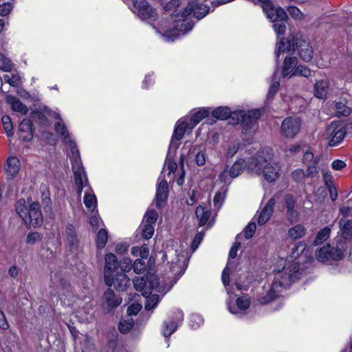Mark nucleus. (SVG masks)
Wrapping results in <instances>:
<instances>
[{
  "label": "nucleus",
  "mask_w": 352,
  "mask_h": 352,
  "mask_svg": "<svg viewBox=\"0 0 352 352\" xmlns=\"http://www.w3.org/2000/svg\"><path fill=\"white\" fill-rule=\"evenodd\" d=\"M318 159L316 157L314 161V163L307 166L306 171L305 172L306 178H313L318 173V170L317 168L316 165L318 163Z\"/></svg>",
  "instance_id": "47"
},
{
  "label": "nucleus",
  "mask_w": 352,
  "mask_h": 352,
  "mask_svg": "<svg viewBox=\"0 0 352 352\" xmlns=\"http://www.w3.org/2000/svg\"><path fill=\"white\" fill-rule=\"evenodd\" d=\"M19 136L23 142H30L34 134L35 129L32 121L30 118H24L21 121L18 129Z\"/></svg>",
  "instance_id": "16"
},
{
  "label": "nucleus",
  "mask_w": 352,
  "mask_h": 352,
  "mask_svg": "<svg viewBox=\"0 0 352 352\" xmlns=\"http://www.w3.org/2000/svg\"><path fill=\"white\" fill-rule=\"evenodd\" d=\"M209 12L210 6L208 5L199 2L198 0H190L182 12L173 14L172 18L180 16L181 19L176 20L177 24L175 25L174 29L165 32L164 36L168 41H174L178 37L179 32L184 34L192 29L194 22L188 17L191 14L197 20H201Z\"/></svg>",
  "instance_id": "1"
},
{
  "label": "nucleus",
  "mask_w": 352,
  "mask_h": 352,
  "mask_svg": "<svg viewBox=\"0 0 352 352\" xmlns=\"http://www.w3.org/2000/svg\"><path fill=\"white\" fill-rule=\"evenodd\" d=\"M135 273L136 274H142L146 270V264L144 261L142 259H136L133 264V268Z\"/></svg>",
  "instance_id": "56"
},
{
  "label": "nucleus",
  "mask_w": 352,
  "mask_h": 352,
  "mask_svg": "<svg viewBox=\"0 0 352 352\" xmlns=\"http://www.w3.org/2000/svg\"><path fill=\"white\" fill-rule=\"evenodd\" d=\"M345 124L340 122H331L327 129V133L330 137L329 146L338 145L346 135Z\"/></svg>",
  "instance_id": "9"
},
{
  "label": "nucleus",
  "mask_w": 352,
  "mask_h": 352,
  "mask_svg": "<svg viewBox=\"0 0 352 352\" xmlns=\"http://www.w3.org/2000/svg\"><path fill=\"white\" fill-rule=\"evenodd\" d=\"M131 10L142 21L148 23L157 21L158 14L155 8L146 0H133Z\"/></svg>",
  "instance_id": "6"
},
{
  "label": "nucleus",
  "mask_w": 352,
  "mask_h": 352,
  "mask_svg": "<svg viewBox=\"0 0 352 352\" xmlns=\"http://www.w3.org/2000/svg\"><path fill=\"white\" fill-rule=\"evenodd\" d=\"M120 263L116 256L113 253H107L104 256V279L120 272Z\"/></svg>",
  "instance_id": "15"
},
{
  "label": "nucleus",
  "mask_w": 352,
  "mask_h": 352,
  "mask_svg": "<svg viewBox=\"0 0 352 352\" xmlns=\"http://www.w3.org/2000/svg\"><path fill=\"white\" fill-rule=\"evenodd\" d=\"M245 167V161L243 159L237 160L229 170L228 175L233 179L238 177Z\"/></svg>",
  "instance_id": "31"
},
{
  "label": "nucleus",
  "mask_w": 352,
  "mask_h": 352,
  "mask_svg": "<svg viewBox=\"0 0 352 352\" xmlns=\"http://www.w3.org/2000/svg\"><path fill=\"white\" fill-rule=\"evenodd\" d=\"M43 235L38 232H30L26 238L25 242L28 244H34L36 242L42 239Z\"/></svg>",
  "instance_id": "58"
},
{
  "label": "nucleus",
  "mask_w": 352,
  "mask_h": 352,
  "mask_svg": "<svg viewBox=\"0 0 352 352\" xmlns=\"http://www.w3.org/2000/svg\"><path fill=\"white\" fill-rule=\"evenodd\" d=\"M263 154V151H258L254 156L250 157L247 163L245 162V167L248 172L258 175L262 173L263 167L267 162Z\"/></svg>",
  "instance_id": "12"
},
{
  "label": "nucleus",
  "mask_w": 352,
  "mask_h": 352,
  "mask_svg": "<svg viewBox=\"0 0 352 352\" xmlns=\"http://www.w3.org/2000/svg\"><path fill=\"white\" fill-rule=\"evenodd\" d=\"M160 300V297L158 294H151L148 297L146 298V301L144 305V307L146 310H152L153 309Z\"/></svg>",
  "instance_id": "46"
},
{
  "label": "nucleus",
  "mask_w": 352,
  "mask_h": 352,
  "mask_svg": "<svg viewBox=\"0 0 352 352\" xmlns=\"http://www.w3.org/2000/svg\"><path fill=\"white\" fill-rule=\"evenodd\" d=\"M280 292V289H278L277 282L272 283L270 289L265 294L263 293L258 296L257 300L261 305L268 304L274 300L278 296Z\"/></svg>",
  "instance_id": "20"
},
{
  "label": "nucleus",
  "mask_w": 352,
  "mask_h": 352,
  "mask_svg": "<svg viewBox=\"0 0 352 352\" xmlns=\"http://www.w3.org/2000/svg\"><path fill=\"white\" fill-rule=\"evenodd\" d=\"M104 283L109 287L113 286L117 292H124L131 286L129 277L123 272H116L104 279Z\"/></svg>",
  "instance_id": "8"
},
{
  "label": "nucleus",
  "mask_w": 352,
  "mask_h": 352,
  "mask_svg": "<svg viewBox=\"0 0 352 352\" xmlns=\"http://www.w3.org/2000/svg\"><path fill=\"white\" fill-rule=\"evenodd\" d=\"M256 228V225L255 223L250 222V223H248L243 230L245 238L246 239L252 238L254 234L255 233Z\"/></svg>",
  "instance_id": "57"
},
{
  "label": "nucleus",
  "mask_w": 352,
  "mask_h": 352,
  "mask_svg": "<svg viewBox=\"0 0 352 352\" xmlns=\"http://www.w3.org/2000/svg\"><path fill=\"white\" fill-rule=\"evenodd\" d=\"M301 122L298 118L288 117L282 122L280 133L287 138H294L299 132Z\"/></svg>",
  "instance_id": "10"
},
{
  "label": "nucleus",
  "mask_w": 352,
  "mask_h": 352,
  "mask_svg": "<svg viewBox=\"0 0 352 352\" xmlns=\"http://www.w3.org/2000/svg\"><path fill=\"white\" fill-rule=\"evenodd\" d=\"M339 224L340 226V233L342 238L339 240H344L346 242L347 239H352V221L348 220L344 221L343 219H341L339 221Z\"/></svg>",
  "instance_id": "27"
},
{
  "label": "nucleus",
  "mask_w": 352,
  "mask_h": 352,
  "mask_svg": "<svg viewBox=\"0 0 352 352\" xmlns=\"http://www.w3.org/2000/svg\"><path fill=\"white\" fill-rule=\"evenodd\" d=\"M6 102L11 105V108L14 111L19 112L23 115H26L28 113V107L12 95H8Z\"/></svg>",
  "instance_id": "24"
},
{
  "label": "nucleus",
  "mask_w": 352,
  "mask_h": 352,
  "mask_svg": "<svg viewBox=\"0 0 352 352\" xmlns=\"http://www.w3.org/2000/svg\"><path fill=\"white\" fill-rule=\"evenodd\" d=\"M120 263V272H123L124 273L129 272L133 268L132 260L129 257H124Z\"/></svg>",
  "instance_id": "52"
},
{
  "label": "nucleus",
  "mask_w": 352,
  "mask_h": 352,
  "mask_svg": "<svg viewBox=\"0 0 352 352\" xmlns=\"http://www.w3.org/2000/svg\"><path fill=\"white\" fill-rule=\"evenodd\" d=\"M188 126V123L187 122H186V121H182L181 122H178L175 128L170 144H172V143H174L175 144H179L178 141H179L180 140H182L183 138L184 135Z\"/></svg>",
  "instance_id": "26"
},
{
  "label": "nucleus",
  "mask_w": 352,
  "mask_h": 352,
  "mask_svg": "<svg viewBox=\"0 0 352 352\" xmlns=\"http://www.w3.org/2000/svg\"><path fill=\"white\" fill-rule=\"evenodd\" d=\"M30 116L35 122H38L40 126H47L49 124L47 116L41 111H33Z\"/></svg>",
  "instance_id": "36"
},
{
  "label": "nucleus",
  "mask_w": 352,
  "mask_h": 352,
  "mask_svg": "<svg viewBox=\"0 0 352 352\" xmlns=\"http://www.w3.org/2000/svg\"><path fill=\"white\" fill-rule=\"evenodd\" d=\"M133 320L131 318L126 320H121L120 322L118 329L121 333H126L133 327Z\"/></svg>",
  "instance_id": "45"
},
{
  "label": "nucleus",
  "mask_w": 352,
  "mask_h": 352,
  "mask_svg": "<svg viewBox=\"0 0 352 352\" xmlns=\"http://www.w3.org/2000/svg\"><path fill=\"white\" fill-rule=\"evenodd\" d=\"M291 177L296 183H305V175L302 168H297L292 172Z\"/></svg>",
  "instance_id": "49"
},
{
  "label": "nucleus",
  "mask_w": 352,
  "mask_h": 352,
  "mask_svg": "<svg viewBox=\"0 0 352 352\" xmlns=\"http://www.w3.org/2000/svg\"><path fill=\"white\" fill-rule=\"evenodd\" d=\"M311 71L306 66L299 65L294 70L292 75L300 76L304 77H309L311 76Z\"/></svg>",
  "instance_id": "54"
},
{
  "label": "nucleus",
  "mask_w": 352,
  "mask_h": 352,
  "mask_svg": "<svg viewBox=\"0 0 352 352\" xmlns=\"http://www.w3.org/2000/svg\"><path fill=\"white\" fill-rule=\"evenodd\" d=\"M277 50L275 51L276 58L278 59L280 53L293 54L296 50L302 60L309 62L314 54V50L310 45L307 38L298 32L290 34L287 38L283 37L276 44Z\"/></svg>",
  "instance_id": "2"
},
{
  "label": "nucleus",
  "mask_w": 352,
  "mask_h": 352,
  "mask_svg": "<svg viewBox=\"0 0 352 352\" xmlns=\"http://www.w3.org/2000/svg\"><path fill=\"white\" fill-rule=\"evenodd\" d=\"M298 274V271L292 274L287 273V270L278 271L272 283L277 282L278 289H280L281 292L283 289L289 288L292 283L294 282L296 279L299 278Z\"/></svg>",
  "instance_id": "13"
},
{
  "label": "nucleus",
  "mask_w": 352,
  "mask_h": 352,
  "mask_svg": "<svg viewBox=\"0 0 352 352\" xmlns=\"http://www.w3.org/2000/svg\"><path fill=\"white\" fill-rule=\"evenodd\" d=\"M302 152L304 153L303 158H302L303 163L306 164V163L312 162V164H313L314 161L316 158H314V155L310 151V149L309 148V149L306 150L305 151H302Z\"/></svg>",
  "instance_id": "64"
},
{
  "label": "nucleus",
  "mask_w": 352,
  "mask_h": 352,
  "mask_svg": "<svg viewBox=\"0 0 352 352\" xmlns=\"http://www.w3.org/2000/svg\"><path fill=\"white\" fill-rule=\"evenodd\" d=\"M195 215L199 221V226H204L208 221L211 212L210 210H205L202 206H199L196 208Z\"/></svg>",
  "instance_id": "33"
},
{
  "label": "nucleus",
  "mask_w": 352,
  "mask_h": 352,
  "mask_svg": "<svg viewBox=\"0 0 352 352\" xmlns=\"http://www.w3.org/2000/svg\"><path fill=\"white\" fill-rule=\"evenodd\" d=\"M276 201L274 198H271L267 202L265 206L261 210L258 219V224L264 225L271 217L274 212V206Z\"/></svg>",
  "instance_id": "22"
},
{
  "label": "nucleus",
  "mask_w": 352,
  "mask_h": 352,
  "mask_svg": "<svg viewBox=\"0 0 352 352\" xmlns=\"http://www.w3.org/2000/svg\"><path fill=\"white\" fill-rule=\"evenodd\" d=\"M1 121L7 135L12 137L14 135V131L11 118L8 116H4L2 117Z\"/></svg>",
  "instance_id": "43"
},
{
  "label": "nucleus",
  "mask_w": 352,
  "mask_h": 352,
  "mask_svg": "<svg viewBox=\"0 0 352 352\" xmlns=\"http://www.w3.org/2000/svg\"><path fill=\"white\" fill-rule=\"evenodd\" d=\"M236 304L239 309L246 310L250 305V300L245 297H239L236 299Z\"/></svg>",
  "instance_id": "59"
},
{
  "label": "nucleus",
  "mask_w": 352,
  "mask_h": 352,
  "mask_svg": "<svg viewBox=\"0 0 352 352\" xmlns=\"http://www.w3.org/2000/svg\"><path fill=\"white\" fill-rule=\"evenodd\" d=\"M225 199V195L218 191L215 193L213 202L215 207L219 208Z\"/></svg>",
  "instance_id": "62"
},
{
  "label": "nucleus",
  "mask_w": 352,
  "mask_h": 352,
  "mask_svg": "<svg viewBox=\"0 0 352 352\" xmlns=\"http://www.w3.org/2000/svg\"><path fill=\"white\" fill-rule=\"evenodd\" d=\"M244 113V111H231L230 109V113L228 118L229 119L228 123L232 125L238 124L239 123L241 124Z\"/></svg>",
  "instance_id": "40"
},
{
  "label": "nucleus",
  "mask_w": 352,
  "mask_h": 352,
  "mask_svg": "<svg viewBox=\"0 0 352 352\" xmlns=\"http://www.w3.org/2000/svg\"><path fill=\"white\" fill-rule=\"evenodd\" d=\"M28 206L24 199H20L15 205L16 213L21 217L27 226H40L43 224V217L41 206L38 201H32V197L27 199Z\"/></svg>",
  "instance_id": "3"
},
{
  "label": "nucleus",
  "mask_w": 352,
  "mask_h": 352,
  "mask_svg": "<svg viewBox=\"0 0 352 352\" xmlns=\"http://www.w3.org/2000/svg\"><path fill=\"white\" fill-rule=\"evenodd\" d=\"M330 232L331 230L328 227H325L323 229L320 230L318 232L313 242V244L316 246L321 244L322 242L325 241L329 237Z\"/></svg>",
  "instance_id": "38"
},
{
  "label": "nucleus",
  "mask_w": 352,
  "mask_h": 352,
  "mask_svg": "<svg viewBox=\"0 0 352 352\" xmlns=\"http://www.w3.org/2000/svg\"><path fill=\"white\" fill-rule=\"evenodd\" d=\"M14 67L11 60L4 54L0 53V69L4 72H10Z\"/></svg>",
  "instance_id": "42"
},
{
  "label": "nucleus",
  "mask_w": 352,
  "mask_h": 352,
  "mask_svg": "<svg viewBox=\"0 0 352 352\" xmlns=\"http://www.w3.org/2000/svg\"><path fill=\"white\" fill-rule=\"evenodd\" d=\"M329 82L325 80L317 81L314 85V95L318 98H325L329 91Z\"/></svg>",
  "instance_id": "28"
},
{
  "label": "nucleus",
  "mask_w": 352,
  "mask_h": 352,
  "mask_svg": "<svg viewBox=\"0 0 352 352\" xmlns=\"http://www.w3.org/2000/svg\"><path fill=\"white\" fill-rule=\"evenodd\" d=\"M325 184L329 192L330 199H331L332 201H336L338 197V190L336 187L333 185V182L331 180H326Z\"/></svg>",
  "instance_id": "55"
},
{
  "label": "nucleus",
  "mask_w": 352,
  "mask_h": 352,
  "mask_svg": "<svg viewBox=\"0 0 352 352\" xmlns=\"http://www.w3.org/2000/svg\"><path fill=\"white\" fill-rule=\"evenodd\" d=\"M66 240L68 247L71 252L78 250L79 241L77 236L76 231L74 226L68 223L65 228Z\"/></svg>",
  "instance_id": "19"
},
{
  "label": "nucleus",
  "mask_w": 352,
  "mask_h": 352,
  "mask_svg": "<svg viewBox=\"0 0 352 352\" xmlns=\"http://www.w3.org/2000/svg\"><path fill=\"white\" fill-rule=\"evenodd\" d=\"M168 196V188L166 180L162 179L157 186L155 195L156 207L158 209L162 208L167 201Z\"/></svg>",
  "instance_id": "17"
},
{
  "label": "nucleus",
  "mask_w": 352,
  "mask_h": 352,
  "mask_svg": "<svg viewBox=\"0 0 352 352\" xmlns=\"http://www.w3.org/2000/svg\"><path fill=\"white\" fill-rule=\"evenodd\" d=\"M84 204L88 210L94 211L96 208V197L93 194L85 193L84 197Z\"/></svg>",
  "instance_id": "41"
},
{
  "label": "nucleus",
  "mask_w": 352,
  "mask_h": 352,
  "mask_svg": "<svg viewBox=\"0 0 352 352\" xmlns=\"http://www.w3.org/2000/svg\"><path fill=\"white\" fill-rule=\"evenodd\" d=\"M177 324L176 322L171 321L170 323H164L163 335L168 338L177 329Z\"/></svg>",
  "instance_id": "50"
},
{
  "label": "nucleus",
  "mask_w": 352,
  "mask_h": 352,
  "mask_svg": "<svg viewBox=\"0 0 352 352\" xmlns=\"http://www.w3.org/2000/svg\"><path fill=\"white\" fill-rule=\"evenodd\" d=\"M231 264V262H228L227 266L224 268L222 272L221 279L225 286H227L230 284V267H229V265Z\"/></svg>",
  "instance_id": "61"
},
{
  "label": "nucleus",
  "mask_w": 352,
  "mask_h": 352,
  "mask_svg": "<svg viewBox=\"0 0 352 352\" xmlns=\"http://www.w3.org/2000/svg\"><path fill=\"white\" fill-rule=\"evenodd\" d=\"M197 194L196 189L189 190L188 192V197L186 198V203L188 206H193L196 202L195 196Z\"/></svg>",
  "instance_id": "63"
},
{
  "label": "nucleus",
  "mask_w": 352,
  "mask_h": 352,
  "mask_svg": "<svg viewBox=\"0 0 352 352\" xmlns=\"http://www.w3.org/2000/svg\"><path fill=\"white\" fill-rule=\"evenodd\" d=\"M151 280H145L143 278L136 277L133 279V286L137 291L143 292L144 294H146V292L144 289L147 287H149L151 289H155L157 292H162L164 291L162 289L160 283L156 278H150Z\"/></svg>",
  "instance_id": "14"
},
{
  "label": "nucleus",
  "mask_w": 352,
  "mask_h": 352,
  "mask_svg": "<svg viewBox=\"0 0 352 352\" xmlns=\"http://www.w3.org/2000/svg\"><path fill=\"white\" fill-rule=\"evenodd\" d=\"M280 170V168L278 164L267 162L263 167L262 173L265 180L268 182H273L279 177Z\"/></svg>",
  "instance_id": "18"
},
{
  "label": "nucleus",
  "mask_w": 352,
  "mask_h": 352,
  "mask_svg": "<svg viewBox=\"0 0 352 352\" xmlns=\"http://www.w3.org/2000/svg\"><path fill=\"white\" fill-rule=\"evenodd\" d=\"M230 108L228 107H219L212 112V118L208 120L210 124H213L216 122V120H227L230 113Z\"/></svg>",
  "instance_id": "25"
},
{
  "label": "nucleus",
  "mask_w": 352,
  "mask_h": 352,
  "mask_svg": "<svg viewBox=\"0 0 352 352\" xmlns=\"http://www.w3.org/2000/svg\"><path fill=\"white\" fill-rule=\"evenodd\" d=\"M335 107V114L338 118L346 117L349 116L352 111L351 108L342 102H336Z\"/></svg>",
  "instance_id": "34"
},
{
  "label": "nucleus",
  "mask_w": 352,
  "mask_h": 352,
  "mask_svg": "<svg viewBox=\"0 0 352 352\" xmlns=\"http://www.w3.org/2000/svg\"><path fill=\"white\" fill-rule=\"evenodd\" d=\"M102 300L107 304L109 308H116L122 303V298L116 294L115 292L108 288L103 294Z\"/></svg>",
  "instance_id": "21"
},
{
  "label": "nucleus",
  "mask_w": 352,
  "mask_h": 352,
  "mask_svg": "<svg viewBox=\"0 0 352 352\" xmlns=\"http://www.w3.org/2000/svg\"><path fill=\"white\" fill-rule=\"evenodd\" d=\"M66 143L69 144L72 153V157L71 158L72 168L74 170L75 182L78 186V192L80 194L84 186L87 183V178L86 177L85 171L80 160V153L76 144L71 140Z\"/></svg>",
  "instance_id": "4"
},
{
  "label": "nucleus",
  "mask_w": 352,
  "mask_h": 352,
  "mask_svg": "<svg viewBox=\"0 0 352 352\" xmlns=\"http://www.w3.org/2000/svg\"><path fill=\"white\" fill-rule=\"evenodd\" d=\"M209 115L208 109H201L192 114L190 121L193 123L192 127L197 125L201 120Z\"/></svg>",
  "instance_id": "44"
},
{
  "label": "nucleus",
  "mask_w": 352,
  "mask_h": 352,
  "mask_svg": "<svg viewBox=\"0 0 352 352\" xmlns=\"http://www.w3.org/2000/svg\"><path fill=\"white\" fill-rule=\"evenodd\" d=\"M54 129L56 132L61 136L63 142L65 143L67 141H69V133L67 127L63 123L60 122H56L54 125Z\"/></svg>",
  "instance_id": "39"
},
{
  "label": "nucleus",
  "mask_w": 352,
  "mask_h": 352,
  "mask_svg": "<svg viewBox=\"0 0 352 352\" xmlns=\"http://www.w3.org/2000/svg\"><path fill=\"white\" fill-rule=\"evenodd\" d=\"M306 249V244L304 242H299L292 249L291 257L297 258L303 253Z\"/></svg>",
  "instance_id": "53"
},
{
  "label": "nucleus",
  "mask_w": 352,
  "mask_h": 352,
  "mask_svg": "<svg viewBox=\"0 0 352 352\" xmlns=\"http://www.w3.org/2000/svg\"><path fill=\"white\" fill-rule=\"evenodd\" d=\"M157 218L158 213L154 209L147 210L144 217L146 223H150L151 225H153L157 221Z\"/></svg>",
  "instance_id": "51"
},
{
  "label": "nucleus",
  "mask_w": 352,
  "mask_h": 352,
  "mask_svg": "<svg viewBox=\"0 0 352 352\" xmlns=\"http://www.w3.org/2000/svg\"><path fill=\"white\" fill-rule=\"evenodd\" d=\"M261 116L259 109L245 111L241 122L242 133L248 134L256 131L258 129V120Z\"/></svg>",
  "instance_id": "7"
},
{
  "label": "nucleus",
  "mask_w": 352,
  "mask_h": 352,
  "mask_svg": "<svg viewBox=\"0 0 352 352\" xmlns=\"http://www.w3.org/2000/svg\"><path fill=\"white\" fill-rule=\"evenodd\" d=\"M179 144H170L167 153L165 164L169 170V174L174 173L177 167V163L174 161V156Z\"/></svg>",
  "instance_id": "23"
},
{
  "label": "nucleus",
  "mask_w": 352,
  "mask_h": 352,
  "mask_svg": "<svg viewBox=\"0 0 352 352\" xmlns=\"http://www.w3.org/2000/svg\"><path fill=\"white\" fill-rule=\"evenodd\" d=\"M180 5H181L180 0H170L164 6V10L165 11H166V12L173 11V12L170 14V18H171V20L176 23L175 25L177 24V22L176 21V20L180 19L181 17L179 16V17L172 18V15H173V14H177L179 12H177L175 10V9L177 8H178Z\"/></svg>",
  "instance_id": "35"
},
{
  "label": "nucleus",
  "mask_w": 352,
  "mask_h": 352,
  "mask_svg": "<svg viewBox=\"0 0 352 352\" xmlns=\"http://www.w3.org/2000/svg\"><path fill=\"white\" fill-rule=\"evenodd\" d=\"M348 248L344 240H338L334 245H326L320 248L316 254L319 261H339L344 257V254Z\"/></svg>",
  "instance_id": "5"
},
{
  "label": "nucleus",
  "mask_w": 352,
  "mask_h": 352,
  "mask_svg": "<svg viewBox=\"0 0 352 352\" xmlns=\"http://www.w3.org/2000/svg\"><path fill=\"white\" fill-rule=\"evenodd\" d=\"M297 65V58L294 56H287L285 57L282 70V75L283 77L287 76L289 74L292 70Z\"/></svg>",
  "instance_id": "32"
},
{
  "label": "nucleus",
  "mask_w": 352,
  "mask_h": 352,
  "mask_svg": "<svg viewBox=\"0 0 352 352\" xmlns=\"http://www.w3.org/2000/svg\"><path fill=\"white\" fill-rule=\"evenodd\" d=\"M108 239V232L105 229H100L96 235V246L98 249H102L105 247Z\"/></svg>",
  "instance_id": "37"
},
{
  "label": "nucleus",
  "mask_w": 352,
  "mask_h": 352,
  "mask_svg": "<svg viewBox=\"0 0 352 352\" xmlns=\"http://www.w3.org/2000/svg\"><path fill=\"white\" fill-rule=\"evenodd\" d=\"M240 147L239 142L230 145L226 154V159H231L238 152Z\"/></svg>",
  "instance_id": "60"
},
{
  "label": "nucleus",
  "mask_w": 352,
  "mask_h": 352,
  "mask_svg": "<svg viewBox=\"0 0 352 352\" xmlns=\"http://www.w3.org/2000/svg\"><path fill=\"white\" fill-rule=\"evenodd\" d=\"M154 234V228L150 223H145L141 230L142 238L146 240L151 239Z\"/></svg>",
  "instance_id": "48"
},
{
  "label": "nucleus",
  "mask_w": 352,
  "mask_h": 352,
  "mask_svg": "<svg viewBox=\"0 0 352 352\" xmlns=\"http://www.w3.org/2000/svg\"><path fill=\"white\" fill-rule=\"evenodd\" d=\"M19 168L20 162L17 157H10L8 159L6 170L11 177H14L18 173Z\"/></svg>",
  "instance_id": "30"
},
{
  "label": "nucleus",
  "mask_w": 352,
  "mask_h": 352,
  "mask_svg": "<svg viewBox=\"0 0 352 352\" xmlns=\"http://www.w3.org/2000/svg\"><path fill=\"white\" fill-rule=\"evenodd\" d=\"M283 204L286 209L287 219L292 223L297 222L299 217L297 210V198L292 194H285L283 197Z\"/></svg>",
  "instance_id": "11"
},
{
  "label": "nucleus",
  "mask_w": 352,
  "mask_h": 352,
  "mask_svg": "<svg viewBox=\"0 0 352 352\" xmlns=\"http://www.w3.org/2000/svg\"><path fill=\"white\" fill-rule=\"evenodd\" d=\"M306 234V229L302 224H298L289 229L287 232L288 237L293 241L297 240Z\"/></svg>",
  "instance_id": "29"
}]
</instances>
